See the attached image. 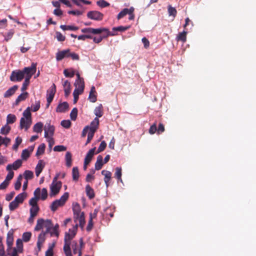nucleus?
Segmentation results:
<instances>
[{"label":"nucleus","instance_id":"774afa93","mask_svg":"<svg viewBox=\"0 0 256 256\" xmlns=\"http://www.w3.org/2000/svg\"><path fill=\"white\" fill-rule=\"evenodd\" d=\"M62 126L66 128H68L71 125V122L70 120H63L60 123Z\"/></svg>","mask_w":256,"mask_h":256},{"label":"nucleus","instance_id":"20e7f679","mask_svg":"<svg viewBox=\"0 0 256 256\" xmlns=\"http://www.w3.org/2000/svg\"><path fill=\"white\" fill-rule=\"evenodd\" d=\"M52 226L51 220H44L42 218H39L37 220L34 230L36 231L40 230L42 228L43 226H44L47 228L46 232H48L50 230V228Z\"/></svg>","mask_w":256,"mask_h":256},{"label":"nucleus","instance_id":"3c124183","mask_svg":"<svg viewBox=\"0 0 256 256\" xmlns=\"http://www.w3.org/2000/svg\"><path fill=\"white\" fill-rule=\"evenodd\" d=\"M32 233L30 232H25L22 234V240L24 242H28L31 238Z\"/></svg>","mask_w":256,"mask_h":256},{"label":"nucleus","instance_id":"7c9ffc66","mask_svg":"<svg viewBox=\"0 0 256 256\" xmlns=\"http://www.w3.org/2000/svg\"><path fill=\"white\" fill-rule=\"evenodd\" d=\"M56 244L55 242H53L52 244H50L48 246V250L46 252L45 256H53L54 252L53 249Z\"/></svg>","mask_w":256,"mask_h":256},{"label":"nucleus","instance_id":"c03bdc74","mask_svg":"<svg viewBox=\"0 0 256 256\" xmlns=\"http://www.w3.org/2000/svg\"><path fill=\"white\" fill-rule=\"evenodd\" d=\"M24 178L27 180L32 179L34 177L33 172L29 170H26L24 172Z\"/></svg>","mask_w":256,"mask_h":256},{"label":"nucleus","instance_id":"0eeeda50","mask_svg":"<svg viewBox=\"0 0 256 256\" xmlns=\"http://www.w3.org/2000/svg\"><path fill=\"white\" fill-rule=\"evenodd\" d=\"M56 92V86L54 84H53L50 86V89L47 90V104L46 107L48 108L50 104L52 101L54 94Z\"/></svg>","mask_w":256,"mask_h":256},{"label":"nucleus","instance_id":"9b49d317","mask_svg":"<svg viewBox=\"0 0 256 256\" xmlns=\"http://www.w3.org/2000/svg\"><path fill=\"white\" fill-rule=\"evenodd\" d=\"M22 160L20 159L17 160H16L13 164H8L6 167V170L7 171L14 170H17L20 167H21L22 165Z\"/></svg>","mask_w":256,"mask_h":256},{"label":"nucleus","instance_id":"4d7b16f0","mask_svg":"<svg viewBox=\"0 0 256 256\" xmlns=\"http://www.w3.org/2000/svg\"><path fill=\"white\" fill-rule=\"evenodd\" d=\"M46 232H42L39 234V236H38V242H38V244H42L44 243V242L45 235H46Z\"/></svg>","mask_w":256,"mask_h":256},{"label":"nucleus","instance_id":"4c0bfd02","mask_svg":"<svg viewBox=\"0 0 256 256\" xmlns=\"http://www.w3.org/2000/svg\"><path fill=\"white\" fill-rule=\"evenodd\" d=\"M43 124L41 122H39L35 124L33 127L34 132L39 133L41 132L42 130Z\"/></svg>","mask_w":256,"mask_h":256},{"label":"nucleus","instance_id":"7ed1b4c3","mask_svg":"<svg viewBox=\"0 0 256 256\" xmlns=\"http://www.w3.org/2000/svg\"><path fill=\"white\" fill-rule=\"evenodd\" d=\"M68 196L69 194L68 192H64L60 199L56 200L52 202L50 206L51 210L52 212H55L58 207L64 206Z\"/></svg>","mask_w":256,"mask_h":256},{"label":"nucleus","instance_id":"bb28decb","mask_svg":"<svg viewBox=\"0 0 256 256\" xmlns=\"http://www.w3.org/2000/svg\"><path fill=\"white\" fill-rule=\"evenodd\" d=\"M72 156L70 152H67L65 156V160L66 162V166L70 168L72 165Z\"/></svg>","mask_w":256,"mask_h":256},{"label":"nucleus","instance_id":"2f4dec72","mask_svg":"<svg viewBox=\"0 0 256 256\" xmlns=\"http://www.w3.org/2000/svg\"><path fill=\"white\" fill-rule=\"evenodd\" d=\"M72 180L74 181H78L80 174H79V171L78 167H74L72 168Z\"/></svg>","mask_w":256,"mask_h":256},{"label":"nucleus","instance_id":"c9c22d12","mask_svg":"<svg viewBox=\"0 0 256 256\" xmlns=\"http://www.w3.org/2000/svg\"><path fill=\"white\" fill-rule=\"evenodd\" d=\"M23 118H24L25 119L32 120L31 117V112H30V107H28L26 110L23 112Z\"/></svg>","mask_w":256,"mask_h":256},{"label":"nucleus","instance_id":"5701e85b","mask_svg":"<svg viewBox=\"0 0 256 256\" xmlns=\"http://www.w3.org/2000/svg\"><path fill=\"white\" fill-rule=\"evenodd\" d=\"M99 124V120L96 117L91 122L90 126H89L90 130L92 131L94 130V132H96L98 128Z\"/></svg>","mask_w":256,"mask_h":256},{"label":"nucleus","instance_id":"f704fd0d","mask_svg":"<svg viewBox=\"0 0 256 256\" xmlns=\"http://www.w3.org/2000/svg\"><path fill=\"white\" fill-rule=\"evenodd\" d=\"M16 120V118L15 115L13 114H8L6 117V124H12L14 123Z\"/></svg>","mask_w":256,"mask_h":256},{"label":"nucleus","instance_id":"cd10ccee","mask_svg":"<svg viewBox=\"0 0 256 256\" xmlns=\"http://www.w3.org/2000/svg\"><path fill=\"white\" fill-rule=\"evenodd\" d=\"M6 252L7 255L8 256H18V254L19 252L17 250L16 248H8Z\"/></svg>","mask_w":256,"mask_h":256},{"label":"nucleus","instance_id":"052dcab7","mask_svg":"<svg viewBox=\"0 0 256 256\" xmlns=\"http://www.w3.org/2000/svg\"><path fill=\"white\" fill-rule=\"evenodd\" d=\"M40 106V100L36 101L35 104L32 105V110L33 112H36L38 111Z\"/></svg>","mask_w":256,"mask_h":256},{"label":"nucleus","instance_id":"a211bd4d","mask_svg":"<svg viewBox=\"0 0 256 256\" xmlns=\"http://www.w3.org/2000/svg\"><path fill=\"white\" fill-rule=\"evenodd\" d=\"M72 211L74 214V218L75 217H78L81 216L82 212H81L80 205L78 203L73 204Z\"/></svg>","mask_w":256,"mask_h":256},{"label":"nucleus","instance_id":"680f3d73","mask_svg":"<svg viewBox=\"0 0 256 256\" xmlns=\"http://www.w3.org/2000/svg\"><path fill=\"white\" fill-rule=\"evenodd\" d=\"M106 146V143L104 141H102L98 149L96 154H98L104 151Z\"/></svg>","mask_w":256,"mask_h":256},{"label":"nucleus","instance_id":"0e129e2a","mask_svg":"<svg viewBox=\"0 0 256 256\" xmlns=\"http://www.w3.org/2000/svg\"><path fill=\"white\" fill-rule=\"evenodd\" d=\"M39 210L38 206H32L30 209V214H32V216H36Z\"/></svg>","mask_w":256,"mask_h":256},{"label":"nucleus","instance_id":"69168bd1","mask_svg":"<svg viewBox=\"0 0 256 256\" xmlns=\"http://www.w3.org/2000/svg\"><path fill=\"white\" fill-rule=\"evenodd\" d=\"M8 172L4 180L10 184V180H12V178H14V172L13 171L10 170V171H8Z\"/></svg>","mask_w":256,"mask_h":256},{"label":"nucleus","instance_id":"603ef678","mask_svg":"<svg viewBox=\"0 0 256 256\" xmlns=\"http://www.w3.org/2000/svg\"><path fill=\"white\" fill-rule=\"evenodd\" d=\"M41 194H40V199L42 200H44L48 197V191L46 188H43L42 190H40Z\"/></svg>","mask_w":256,"mask_h":256},{"label":"nucleus","instance_id":"ddd939ff","mask_svg":"<svg viewBox=\"0 0 256 256\" xmlns=\"http://www.w3.org/2000/svg\"><path fill=\"white\" fill-rule=\"evenodd\" d=\"M104 32L108 35L114 36V34H112L108 28H92V34H100Z\"/></svg>","mask_w":256,"mask_h":256},{"label":"nucleus","instance_id":"412c9836","mask_svg":"<svg viewBox=\"0 0 256 256\" xmlns=\"http://www.w3.org/2000/svg\"><path fill=\"white\" fill-rule=\"evenodd\" d=\"M18 86L17 85L14 86L5 92L4 96V98H8L11 96L15 93L16 91L18 90Z\"/></svg>","mask_w":256,"mask_h":256},{"label":"nucleus","instance_id":"aec40b11","mask_svg":"<svg viewBox=\"0 0 256 256\" xmlns=\"http://www.w3.org/2000/svg\"><path fill=\"white\" fill-rule=\"evenodd\" d=\"M96 148L94 147L90 149L87 153L84 160L86 164H89L92 158Z\"/></svg>","mask_w":256,"mask_h":256},{"label":"nucleus","instance_id":"bf43d9fd","mask_svg":"<svg viewBox=\"0 0 256 256\" xmlns=\"http://www.w3.org/2000/svg\"><path fill=\"white\" fill-rule=\"evenodd\" d=\"M76 88H78L80 89H84V80H80L79 81H76L74 83Z\"/></svg>","mask_w":256,"mask_h":256},{"label":"nucleus","instance_id":"e2e57ef3","mask_svg":"<svg viewBox=\"0 0 256 256\" xmlns=\"http://www.w3.org/2000/svg\"><path fill=\"white\" fill-rule=\"evenodd\" d=\"M14 34V30H10L6 35L4 36V40L6 42H8L12 38L13 35Z\"/></svg>","mask_w":256,"mask_h":256},{"label":"nucleus","instance_id":"6e6552de","mask_svg":"<svg viewBox=\"0 0 256 256\" xmlns=\"http://www.w3.org/2000/svg\"><path fill=\"white\" fill-rule=\"evenodd\" d=\"M24 77L22 70L13 71L10 76V80L12 82H20Z\"/></svg>","mask_w":256,"mask_h":256},{"label":"nucleus","instance_id":"473e14b6","mask_svg":"<svg viewBox=\"0 0 256 256\" xmlns=\"http://www.w3.org/2000/svg\"><path fill=\"white\" fill-rule=\"evenodd\" d=\"M78 220L79 222V225L80 227L83 228L85 224L84 213L82 212L80 216L78 217H75L74 220Z\"/></svg>","mask_w":256,"mask_h":256},{"label":"nucleus","instance_id":"f8f14e48","mask_svg":"<svg viewBox=\"0 0 256 256\" xmlns=\"http://www.w3.org/2000/svg\"><path fill=\"white\" fill-rule=\"evenodd\" d=\"M70 49L60 51L56 54V59L58 61L62 60L64 58L69 57Z\"/></svg>","mask_w":256,"mask_h":256},{"label":"nucleus","instance_id":"5fc2aeb1","mask_svg":"<svg viewBox=\"0 0 256 256\" xmlns=\"http://www.w3.org/2000/svg\"><path fill=\"white\" fill-rule=\"evenodd\" d=\"M78 109L76 108H74L70 114V117L72 120H75L76 118L77 115H78Z\"/></svg>","mask_w":256,"mask_h":256},{"label":"nucleus","instance_id":"c756f323","mask_svg":"<svg viewBox=\"0 0 256 256\" xmlns=\"http://www.w3.org/2000/svg\"><path fill=\"white\" fill-rule=\"evenodd\" d=\"M14 242L13 234L12 233L8 232L6 236V244L8 248L12 247Z\"/></svg>","mask_w":256,"mask_h":256},{"label":"nucleus","instance_id":"f03ea898","mask_svg":"<svg viewBox=\"0 0 256 256\" xmlns=\"http://www.w3.org/2000/svg\"><path fill=\"white\" fill-rule=\"evenodd\" d=\"M60 174H57L53 178L52 182L50 186V196H53L58 194L61 189L62 182L58 181Z\"/></svg>","mask_w":256,"mask_h":256},{"label":"nucleus","instance_id":"f3484780","mask_svg":"<svg viewBox=\"0 0 256 256\" xmlns=\"http://www.w3.org/2000/svg\"><path fill=\"white\" fill-rule=\"evenodd\" d=\"M68 108V104L67 102H63L60 104L56 108V112H64Z\"/></svg>","mask_w":256,"mask_h":256},{"label":"nucleus","instance_id":"dca6fc26","mask_svg":"<svg viewBox=\"0 0 256 256\" xmlns=\"http://www.w3.org/2000/svg\"><path fill=\"white\" fill-rule=\"evenodd\" d=\"M62 86L64 92V95L66 96H68L71 92L70 83L68 80H66L63 82Z\"/></svg>","mask_w":256,"mask_h":256},{"label":"nucleus","instance_id":"f257e3e1","mask_svg":"<svg viewBox=\"0 0 256 256\" xmlns=\"http://www.w3.org/2000/svg\"><path fill=\"white\" fill-rule=\"evenodd\" d=\"M69 232L70 234L68 232L65 234L64 250L66 256H72L70 248V240L74 238L76 233L74 230L70 229Z\"/></svg>","mask_w":256,"mask_h":256},{"label":"nucleus","instance_id":"4be33fe9","mask_svg":"<svg viewBox=\"0 0 256 256\" xmlns=\"http://www.w3.org/2000/svg\"><path fill=\"white\" fill-rule=\"evenodd\" d=\"M104 164L102 156L101 155H98L97 157L96 162L95 163V170H100Z\"/></svg>","mask_w":256,"mask_h":256},{"label":"nucleus","instance_id":"1a4fd4ad","mask_svg":"<svg viewBox=\"0 0 256 256\" xmlns=\"http://www.w3.org/2000/svg\"><path fill=\"white\" fill-rule=\"evenodd\" d=\"M40 188H36L34 192V197L32 198L29 201V204L32 206H38V200L40 199Z\"/></svg>","mask_w":256,"mask_h":256},{"label":"nucleus","instance_id":"338daca9","mask_svg":"<svg viewBox=\"0 0 256 256\" xmlns=\"http://www.w3.org/2000/svg\"><path fill=\"white\" fill-rule=\"evenodd\" d=\"M30 79L28 78H25L24 81L22 84V87L21 88V90L24 92L27 89L28 86L30 84Z\"/></svg>","mask_w":256,"mask_h":256},{"label":"nucleus","instance_id":"ea45409f","mask_svg":"<svg viewBox=\"0 0 256 256\" xmlns=\"http://www.w3.org/2000/svg\"><path fill=\"white\" fill-rule=\"evenodd\" d=\"M122 169L120 167H117L116 168V172L114 174V176L118 180H120V182H122Z\"/></svg>","mask_w":256,"mask_h":256},{"label":"nucleus","instance_id":"72a5a7b5","mask_svg":"<svg viewBox=\"0 0 256 256\" xmlns=\"http://www.w3.org/2000/svg\"><path fill=\"white\" fill-rule=\"evenodd\" d=\"M94 112L97 117L100 118L102 116V106L101 104L95 108Z\"/></svg>","mask_w":256,"mask_h":256},{"label":"nucleus","instance_id":"8fccbe9b","mask_svg":"<svg viewBox=\"0 0 256 256\" xmlns=\"http://www.w3.org/2000/svg\"><path fill=\"white\" fill-rule=\"evenodd\" d=\"M22 142V138L20 136H18L15 140V143L12 146V149L17 150L18 146Z\"/></svg>","mask_w":256,"mask_h":256},{"label":"nucleus","instance_id":"b1692460","mask_svg":"<svg viewBox=\"0 0 256 256\" xmlns=\"http://www.w3.org/2000/svg\"><path fill=\"white\" fill-rule=\"evenodd\" d=\"M86 196L90 199H92L94 197V190L89 184L86 185Z\"/></svg>","mask_w":256,"mask_h":256},{"label":"nucleus","instance_id":"423d86ee","mask_svg":"<svg viewBox=\"0 0 256 256\" xmlns=\"http://www.w3.org/2000/svg\"><path fill=\"white\" fill-rule=\"evenodd\" d=\"M87 17L90 20L100 21L103 19L104 14L98 11L92 10L87 13Z\"/></svg>","mask_w":256,"mask_h":256},{"label":"nucleus","instance_id":"864d4df0","mask_svg":"<svg viewBox=\"0 0 256 256\" xmlns=\"http://www.w3.org/2000/svg\"><path fill=\"white\" fill-rule=\"evenodd\" d=\"M130 26H119L118 27H114L112 28V30L114 31H119V32H124L128 30L130 28Z\"/></svg>","mask_w":256,"mask_h":256},{"label":"nucleus","instance_id":"de8ad7c7","mask_svg":"<svg viewBox=\"0 0 256 256\" xmlns=\"http://www.w3.org/2000/svg\"><path fill=\"white\" fill-rule=\"evenodd\" d=\"M110 36V35H108V34H106L105 35L100 36H99L98 37L94 36V37H93V38H92L93 41L94 42H95L96 44H99L100 42H102V40L103 38H106Z\"/></svg>","mask_w":256,"mask_h":256},{"label":"nucleus","instance_id":"13d9d810","mask_svg":"<svg viewBox=\"0 0 256 256\" xmlns=\"http://www.w3.org/2000/svg\"><path fill=\"white\" fill-rule=\"evenodd\" d=\"M98 6L101 8H106L110 5V4L104 0H100L96 2Z\"/></svg>","mask_w":256,"mask_h":256},{"label":"nucleus","instance_id":"a878e982","mask_svg":"<svg viewBox=\"0 0 256 256\" xmlns=\"http://www.w3.org/2000/svg\"><path fill=\"white\" fill-rule=\"evenodd\" d=\"M186 34L187 32L184 30L182 32H180L176 36L177 41H181L183 42H185L186 40Z\"/></svg>","mask_w":256,"mask_h":256},{"label":"nucleus","instance_id":"393cba45","mask_svg":"<svg viewBox=\"0 0 256 256\" xmlns=\"http://www.w3.org/2000/svg\"><path fill=\"white\" fill-rule=\"evenodd\" d=\"M28 92H24L21 94L16 99L15 104L18 105L20 102L24 100L28 97Z\"/></svg>","mask_w":256,"mask_h":256},{"label":"nucleus","instance_id":"6e6d98bb","mask_svg":"<svg viewBox=\"0 0 256 256\" xmlns=\"http://www.w3.org/2000/svg\"><path fill=\"white\" fill-rule=\"evenodd\" d=\"M30 156V152L28 150L24 149L22 150V158L24 160H26Z\"/></svg>","mask_w":256,"mask_h":256},{"label":"nucleus","instance_id":"6ab92c4d","mask_svg":"<svg viewBox=\"0 0 256 256\" xmlns=\"http://www.w3.org/2000/svg\"><path fill=\"white\" fill-rule=\"evenodd\" d=\"M102 174L104 176V182L106 184V187L108 186L109 182L112 178V173L108 170H102L101 172Z\"/></svg>","mask_w":256,"mask_h":256},{"label":"nucleus","instance_id":"79ce46f5","mask_svg":"<svg viewBox=\"0 0 256 256\" xmlns=\"http://www.w3.org/2000/svg\"><path fill=\"white\" fill-rule=\"evenodd\" d=\"M168 9L169 16H172L174 18L176 16L177 11L174 8L172 7L170 5H169L168 6Z\"/></svg>","mask_w":256,"mask_h":256},{"label":"nucleus","instance_id":"a18cd8bd","mask_svg":"<svg viewBox=\"0 0 256 256\" xmlns=\"http://www.w3.org/2000/svg\"><path fill=\"white\" fill-rule=\"evenodd\" d=\"M10 142V139L6 137L3 138L2 136H0V146L2 144L5 145L7 146Z\"/></svg>","mask_w":256,"mask_h":256},{"label":"nucleus","instance_id":"09e8293b","mask_svg":"<svg viewBox=\"0 0 256 256\" xmlns=\"http://www.w3.org/2000/svg\"><path fill=\"white\" fill-rule=\"evenodd\" d=\"M10 127L9 126L6 124L1 128L0 132L2 134L6 135L10 132Z\"/></svg>","mask_w":256,"mask_h":256},{"label":"nucleus","instance_id":"4468645a","mask_svg":"<svg viewBox=\"0 0 256 256\" xmlns=\"http://www.w3.org/2000/svg\"><path fill=\"white\" fill-rule=\"evenodd\" d=\"M32 122V120H26L24 118H22L20 120V129L24 128L26 130H27L30 127Z\"/></svg>","mask_w":256,"mask_h":256},{"label":"nucleus","instance_id":"58836bf2","mask_svg":"<svg viewBox=\"0 0 256 256\" xmlns=\"http://www.w3.org/2000/svg\"><path fill=\"white\" fill-rule=\"evenodd\" d=\"M64 74L67 78H72L74 75V71L72 68L65 69Z\"/></svg>","mask_w":256,"mask_h":256},{"label":"nucleus","instance_id":"a19ab883","mask_svg":"<svg viewBox=\"0 0 256 256\" xmlns=\"http://www.w3.org/2000/svg\"><path fill=\"white\" fill-rule=\"evenodd\" d=\"M60 28L63 30H76L78 29V26H73L61 25L60 26Z\"/></svg>","mask_w":256,"mask_h":256},{"label":"nucleus","instance_id":"c85d7f7f","mask_svg":"<svg viewBox=\"0 0 256 256\" xmlns=\"http://www.w3.org/2000/svg\"><path fill=\"white\" fill-rule=\"evenodd\" d=\"M26 196V194L25 192L20 193L15 198L14 200L18 204H22Z\"/></svg>","mask_w":256,"mask_h":256},{"label":"nucleus","instance_id":"e433bc0d","mask_svg":"<svg viewBox=\"0 0 256 256\" xmlns=\"http://www.w3.org/2000/svg\"><path fill=\"white\" fill-rule=\"evenodd\" d=\"M128 12H131L132 10H130V8H125L123 9L117 16V18L118 20H120L122 18H124V16H126Z\"/></svg>","mask_w":256,"mask_h":256},{"label":"nucleus","instance_id":"49530a36","mask_svg":"<svg viewBox=\"0 0 256 256\" xmlns=\"http://www.w3.org/2000/svg\"><path fill=\"white\" fill-rule=\"evenodd\" d=\"M16 248L19 252H22L23 250V244L22 240L21 239H18L16 242Z\"/></svg>","mask_w":256,"mask_h":256},{"label":"nucleus","instance_id":"2eb2a0df","mask_svg":"<svg viewBox=\"0 0 256 256\" xmlns=\"http://www.w3.org/2000/svg\"><path fill=\"white\" fill-rule=\"evenodd\" d=\"M45 163L42 160H40L35 168V172L36 176H38L44 168Z\"/></svg>","mask_w":256,"mask_h":256},{"label":"nucleus","instance_id":"9d476101","mask_svg":"<svg viewBox=\"0 0 256 256\" xmlns=\"http://www.w3.org/2000/svg\"><path fill=\"white\" fill-rule=\"evenodd\" d=\"M44 130L46 138L52 137L54 134V127L50 124H46L44 127Z\"/></svg>","mask_w":256,"mask_h":256},{"label":"nucleus","instance_id":"39448f33","mask_svg":"<svg viewBox=\"0 0 256 256\" xmlns=\"http://www.w3.org/2000/svg\"><path fill=\"white\" fill-rule=\"evenodd\" d=\"M36 64L32 62L30 67H26L22 70L24 76L30 79L32 75L36 72Z\"/></svg>","mask_w":256,"mask_h":256},{"label":"nucleus","instance_id":"37998d69","mask_svg":"<svg viewBox=\"0 0 256 256\" xmlns=\"http://www.w3.org/2000/svg\"><path fill=\"white\" fill-rule=\"evenodd\" d=\"M46 148V146L44 144H40L36 152V156H38L40 155H41L43 154Z\"/></svg>","mask_w":256,"mask_h":256}]
</instances>
